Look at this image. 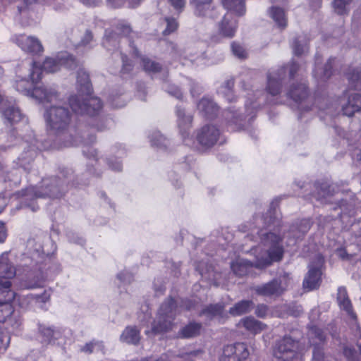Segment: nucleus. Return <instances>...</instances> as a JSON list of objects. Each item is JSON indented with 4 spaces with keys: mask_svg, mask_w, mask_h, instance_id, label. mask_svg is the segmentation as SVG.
<instances>
[{
    "mask_svg": "<svg viewBox=\"0 0 361 361\" xmlns=\"http://www.w3.org/2000/svg\"><path fill=\"white\" fill-rule=\"evenodd\" d=\"M286 68L288 69V71L289 77L290 78H293L296 75L297 73L300 71V67L299 64H298L295 61H292L286 67Z\"/></svg>",
    "mask_w": 361,
    "mask_h": 361,
    "instance_id": "13d9d810",
    "label": "nucleus"
},
{
    "mask_svg": "<svg viewBox=\"0 0 361 361\" xmlns=\"http://www.w3.org/2000/svg\"><path fill=\"white\" fill-rule=\"evenodd\" d=\"M197 108L208 118H214L218 112L217 105L212 99L206 97L199 102Z\"/></svg>",
    "mask_w": 361,
    "mask_h": 361,
    "instance_id": "5701e85b",
    "label": "nucleus"
},
{
    "mask_svg": "<svg viewBox=\"0 0 361 361\" xmlns=\"http://www.w3.org/2000/svg\"><path fill=\"white\" fill-rule=\"evenodd\" d=\"M77 86L79 94L69 98L72 110L78 114L97 115L102 108V104L98 97L90 96L92 84L89 74L83 68H80L77 72Z\"/></svg>",
    "mask_w": 361,
    "mask_h": 361,
    "instance_id": "f03ea898",
    "label": "nucleus"
},
{
    "mask_svg": "<svg viewBox=\"0 0 361 361\" xmlns=\"http://www.w3.org/2000/svg\"><path fill=\"white\" fill-rule=\"evenodd\" d=\"M321 271L319 268L310 267L303 281V288L312 290L319 287L321 283Z\"/></svg>",
    "mask_w": 361,
    "mask_h": 361,
    "instance_id": "6ab92c4d",
    "label": "nucleus"
},
{
    "mask_svg": "<svg viewBox=\"0 0 361 361\" xmlns=\"http://www.w3.org/2000/svg\"><path fill=\"white\" fill-rule=\"evenodd\" d=\"M111 104L114 108H121L126 105V100L120 97H112L111 98Z\"/></svg>",
    "mask_w": 361,
    "mask_h": 361,
    "instance_id": "0e129e2a",
    "label": "nucleus"
},
{
    "mask_svg": "<svg viewBox=\"0 0 361 361\" xmlns=\"http://www.w3.org/2000/svg\"><path fill=\"white\" fill-rule=\"evenodd\" d=\"M196 304V302L192 300H180L178 302V307L180 312L182 310L190 311L195 308Z\"/></svg>",
    "mask_w": 361,
    "mask_h": 361,
    "instance_id": "4d7b16f0",
    "label": "nucleus"
},
{
    "mask_svg": "<svg viewBox=\"0 0 361 361\" xmlns=\"http://www.w3.org/2000/svg\"><path fill=\"white\" fill-rule=\"evenodd\" d=\"M311 227V224L309 220L303 219L300 221L293 224L288 231V245H294L296 239L302 237L308 232Z\"/></svg>",
    "mask_w": 361,
    "mask_h": 361,
    "instance_id": "2eb2a0df",
    "label": "nucleus"
},
{
    "mask_svg": "<svg viewBox=\"0 0 361 361\" xmlns=\"http://www.w3.org/2000/svg\"><path fill=\"white\" fill-rule=\"evenodd\" d=\"M121 55L123 62L122 72L128 73L132 70V64L126 55H123L122 54H121Z\"/></svg>",
    "mask_w": 361,
    "mask_h": 361,
    "instance_id": "e2e57ef3",
    "label": "nucleus"
},
{
    "mask_svg": "<svg viewBox=\"0 0 361 361\" xmlns=\"http://www.w3.org/2000/svg\"><path fill=\"white\" fill-rule=\"evenodd\" d=\"M16 268L9 260L7 253L0 255V281H10L16 275Z\"/></svg>",
    "mask_w": 361,
    "mask_h": 361,
    "instance_id": "a211bd4d",
    "label": "nucleus"
},
{
    "mask_svg": "<svg viewBox=\"0 0 361 361\" xmlns=\"http://www.w3.org/2000/svg\"><path fill=\"white\" fill-rule=\"evenodd\" d=\"M254 303L251 300H242L237 302L229 310V313L233 316H239L249 312L253 307Z\"/></svg>",
    "mask_w": 361,
    "mask_h": 361,
    "instance_id": "2f4dec72",
    "label": "nucleus"
},
{
    "mask_svg": "<svg viewBox=\"0 0 361 361\" xmlns=\"http://www.w3.org/2000/svg\"><path fill=\"white\" fill-rule=\"evenodd\" d=\"M16 42L27 53L39 54L44 50L41 42L35 37L20 35L16 37Z\"/></svg>",
    "mask_w": 361,
    "mask_h": 361,
    "instance_id": "f8f14e48",
    "label": "nucleus"
},
{
    "mask_svg": "<svg viewBox=\"0 0 361 361\" xmlns=\"http://www.w3.org/2000/svg\"><path fill=\"white\" fill-rule=\"evenodd\" d=\"M240 324L247 331L253 334H257L264 330L267 327L266 324L251 317H248L241 319Z\"/></svg>",
    "mask_w": 361,
    "mask_h": 361,
    "instance_id": "c756f323",
    "label": "nucleus"
},
{
    "mask_svg": "<svg viewBox=\"0 0 361 361\" xmlns=\"http://www.w3.org/2000/svg\"><path fill=\"white\" fill-rule=\"evenodd\" d=\"M150 142L152 146L160 149L167 147L169 141L159 131L154 132L150 137Z\"/></svg>",
    "mask_w": 361,
    "mask_h": 361,
    "instance_id": "e433bc0d",
    "label": "nucleus"
},
{
    "mask_svg": "<svg viewBox=\"0 0 361 361\" xmlns=\"http://www.w3.org/2000/svg\"><path fill=\"white\" fill-rule=\"evenodd\" d=\"M171 5L176 10L180 11L184 8L185 5V0H168Z\"/></svg>",
    "mask_w": 361,
    "mask_h": 361,
    "instance_id": "69168bd1",
    "label": "nucleus"
},
{
    "mask_svg": "<svg viewBox=\"0 0 361 361\" xmlns=\"http://www.w3.org/2000/svg\"><path fill=\"white\" fill-rule=\"evenodd\" d=\"M288 95L296 102L304 100L308 95L305 83L293 84L288 90Z\"/></svg>",
    "mask_w": 361,
    "mask_h": 361,
    "instance_id": "393cba45",
    "label": "nucleus"
},
{
    "mask_svg": "<svg viewBox=\"0 0 361 361\" xmlns=\"http://www.w3.org/2000/svg\"><path fill=\"white\" fill-rule=\"evenodd\" d=\"M317 194L314 197L317 200L321 201H326L329 197L337 193L336 191V186L334 185H329L327 183H322L319 186H316Z\"/></svg>",
    "mask_w": 361,
    "mask_h": 361,
    "instance_id": "cd10ccee",
    "label": "nucleus"
},
{
    "mask_svg": "<svg viewBox=\"0 0 361 361\" xmlns=\"http://www.w3.org/2000/svg\"><path fill=\"white\" fill-rule=\"evenodd\" d=\"M180 313L178 302L172 298H167L160 306L157 319L152 324V331L159 334L171 330L175 317Z\"/></svg>",
    "mask_w": 361,
    "mask_h": 361,
    "instance_id": "20e7f679",
    "label": "nucleus"
},
{
    "mask_svg": "<svg viewBox=\"0 0 361 361\" xmlns=\"http://www.w3.org/2000/svg\"><path fill=\"white\" fill-rule=\"evenodd\" d=\"M10 343V336L8 333L3 332L0 329V354L4 353Z\"/></svg>",
    "mask_w": 361,
    "mask_h": 361,
    "instance_id": "864d4df0",
    "label": "nucleus"
},
{
    "mask_svg": "<svg viewBox=\"0 0 361 361\" xmlns=\"http://www.w3.org/2000/svg\"><path fill=\"white\" fill-rule=\"evenodd\" d=\"M177 123L180 133L185 140L190 135L192 128V116L187 114L181 106L176 107Z\"/></svg>",
    "mask_w": 361,
    "mask_h": 361,
    "instance_id": "4468645a",
    "label": "nucleus"
},
{
    "mask_svg": "<svg viewBox=\"0 0 361 361\" xmlns=\"http://www.w3.org/2000/svg\"><path fill=\"white\" fill-rule=\"evenodd\" d=\"M334 59H329L326 63L324 65L322 72L319 73V78L322 81L328 80L332 75V64Z\"/></svg>",
    "mask_w": 361,
    "mask_h": 361,
    "instance_id": "09e8293b",
    "label": "nucleus"
},
{
    "mask_svg": "<svg viewBox=\"0 0 361 361\" xmlns=\"http://www.w3.org/2000/svg\"><path fill=\"white\" fill-rule=\"evenodd\" d=\"M71 116L68 108L64 106L52 105L47 108L44 114L47 132L60 140L67 138Z\"/></svg>",
    "mask_w": 361,
    "mask_h": 361,
    "instance_id": "7ed1b4c3",
    "label": "nucleus"
},
{
    "mask_svg": "<svg viewBox=\"0 0 361 361\" xmlns=\"http://www.w3.org/2000/svg\"><path fill=\"white\" fill-rule=\"evenodd\" d=\"M267 306L265 305H259L257 307L255 310V314L257 317L263 318L267 314Z\"/></svg>",
    "mask_w": 361,
    "mask_h": 361,
    "instance_id": "338daca9",
    "label": "nucleus"
},
{
    "mask_svg": "<svg viewBox=\"0 0 361 361\" xmlns=\"http://www.w3.org/2000/svg\"><path fill=\"white\" fill-rule=\"evenodd\" d=\"M234 86V80L230 79L226 80L224 84L221 87V93L227 98L229 102L233 100V95L232 90Z\"/></svg>",
    "mask_w": 361,
    "mask_h": 361,
    "instance_id": "37998d69",
    "label": "nucleus"
},
{
    "mask_svg": "<svg viewBox=\"0 0 361 361\" xmlns=\"http://www.w3.org/2000/svg\"><path fill=\"white\" fill-rule=\"evenodd\" d=\"M308 334L310 338V343L314 341L317 342L319 345L325 341L326 336L323 331L315 326L310 327Z\"/></svg>",
    "mask_w": 361,
    "mask_h": 361,
    "instance_id": "4c0bfd02",
    "label": "nucleus"
},
{
    "mask_svg": "<svg viewBox=\"0 0 361 361\" xmlns=\"http://www.w3.org/2000/svg\"><path fill=\"white\" fill-rule=\"evenodd\" d=\"M30 96L40 102H51L57 99L58 92L54 87L42 84L32 89Z\"/></svg>",
    "mask_w": 361,
    "mask_h": 361,
    "instance_id": "ddd939ff",
    "label": "nucleus"
},
{
    "mask_svg": "<svg viewBox=\"0 0 361 361\" xmlns=\"http://www.w3.org/2000/svg\"><path fill=\"white\" fill-rule=\"evenodd\" d=\"M261 243L267 250L259 253L255 260L250 262L245 259H237L231 264L233 273L239 276L246 275L252 267L264 269L274 262H279L283 256V238L276 232H267L263 229L257 231Z\"/></svg>",
    "mask_w": 361,
    "mask_h": 361,
    "instance_id": "f257e3e1",
    "label": "nucleus"
},
{
    "mask_svg": "<svg viewBox=\"0 0 361 361\" xmlns=\"http://www.w3.org/2000/svg\"><path fill=\"white\" fill-rule=\"evenodd\" d=\"M212 1L213 0H190V4L194 8L195 16H204L206 15L207 8H210Z\"/></svg>",
    "mask_w": 361,
    "mask_h": 361,
    "instance_id": "72a5a7b5",
    "label": "nucleus"
},
{
    "mask_svg": "<svg viewBox=\"0 0 361 361\" xmlns=\"http://www.w3.org/2000/svg\"><path fill=\"white\" fill-rule=\"evenodd\" d=\"M142 64L143 68L148 72L158 73L161 70V66L159 63L147 58L142 59Z\"/></svg>",
    "mask_w": 361,
    "mask_h": 361,
    "instance_id": "a19ab883",
    "label": "nucleus"
},
{
    "mask_svg": "<svg viewBox=\"0 0 361 361\" xmlns=\"http://www.w3.org/2000/svg\"><path fill=\"white\" fill-rule=\"evenodd\" d=\"M164 89L171 96H173L178 99L182 98L183 94L177 86L171 84H166Z\"/></svg>",
    "mask_w": 361,
    "mask_h": 361,
    "instance_id": "5fc2aeb1",
    "label": "nucleus"
},
{
    "mask_svg": "<svg viewBox=\"0 0 361 361\" xmlns=\"http://www.w3.org/2000/svg\"><path fill=\"white\" fill-rule=\"evenodd\" d=\"M44 192H38L34 187H30L18 192L19 197H25L26 200L33 198L49 196L54 198L61 197L66 190L64 183L56 177L43 180L42 186Z\"/></svg>",
    "mask_w": 361,
    "mask_h": 361,
    "instance_id": "39448f33",
    "label": "nucleus"
},
{
    "mask_svg": "<svg viewBox=\"0 0 361 361\" xmlns=\"http://www.w3.org/2000/svg\"><path fill=\"white\" fill-rule=\"evenodd\" d=\"M337 301L341 309L344 310L352 319H356V314L353 310L351 302L345 287L341 286L338 288Z\"/></svg>",
    "mask_w": 361,
    "mask_h": 361,
    "instance_id": "aec40b11",
    "label": "nucleus"
},
{
    "mask_svg": "<svg viewBox=\"0 0 361 361\" xmlns=\"http://www.w3.org/2000/svg\"><path fill=\"white\" fill-rule=\"evenodd\" d=\"M311 345H314L313 350V361H323L324 360V353L322 349L319 346L317 342L312 341Z\"/></svg>",
    "mask_w": 361,
    "mask_h": 361,
    "instance_id": "6e6d98bb",
    "label": "nucleus"
},
{
    "mask_svg": "<svg viewBox=\"0 0 361 361\" xmlns=\"http://www.w3.org/2000/svg\"><path fill=\"white\" fill-rule=\"evenodd\" d=\"M120 38L118 34L114 30H106L103 39V46L108 50L117 49L119 47Z\"/></svg>",
    "mask_w": 361,
    "mask_h": 361,
    "instance_id": "c85d7f7f",
    "label": "nucleus"
},
{
    "mask_svg": "<svg viewBox=\"0 0 361 361\" xmlns=\"http://www.w3.org/2000/svg\"><path fill=\"white\" fill-rule=\"evenodd\" d=\"M250 353L245 343H236L226 345L220 361H243L248 357Z\"/></svg>",
    "mask_w": 361,
    "mask_h": 361,
    "instance_id": "9d476101",
    "label": "nucleus"
},
{
    "mask_svg": "<svg viewBox=\"0 0 361 361\" xmlns=\"http://www.w3.org/2000/svg\"><path fill=\"white\" fill-rule=\"evenodd\" d=\"M120 339L128 344L137 345L140 340V331L136 327L128 326L123 331Z\"/></svg>",
    "mask_w": 361,
    "mask_h": 361,
    "instance_id": "a878e982",
    "label": "nucleus"
},
{
    "mask_svg": "<svg viewBox=\"0 0 361 361\" xmlns=\"http://www.w3.org/2000/svg\"><path fill=\"white\" fill-rule=\"evenodd\" d=\"M109 166L114 171H120L122 170V164L116 158H110L107 161Z\"/></svg>",
    "mask_w": 361,
    "mask_h": 361,
    "instance_id": "bf43d9fd",
    "label": "nucleus"
},
{
    "mask_svg": "<svg viewBox=\"0 0 361 361\" xmlns=\"http://www.w3.org/2000/svg\"><path fill=\"white\" fill-rule=\"evenodd\" d=\"M164 21L166 23V28L163 30L164 35H169L177 30L178 23L175 18L167 17L164 18Z\"/></svg>",
    "mask_w": 361,
    "mask_h": 361,
    "instance_id": "a18cd8bd",
    "label": "nucleus"
},
{
    "mask_svg": "<svg viewBox=\"0 0 361 361\" xmlns=\"http://www.w3.org/2000/svg\"><path fill=\"white\" fill-rule=\"evenodd\" d=\"M93 39V35L91 31L86 30L82 38L80 40L82 46H87Z\"/></svg>",
    "mask_w": 361,
    "mask_h": 361,
    "instance_id": "680f3d73",
    "label": "nucleus"
},
{
    "mask_svg": "<svg viewBox=\"0 0 361 361\" xmlns=\"http://www.w3.org/2000/svg\"><path fill=\"white\" fill-rule=\"evenodd\" d=\"M31 84L25 79H23L17 82L16 89L17 91L20 92L26 95H31L32 90L30 89Z\"/></svg>",
    "mask_w": 361,
    "mask_h": 361,
    "instance_id": "de8ad7c7",
    "label": "nucleus"
},
{
    "mask_svg": "<svg viewBox=\"0 0 361 361\" xmlns=\"http://www.w3.org/2000/svg\"><path fill=\"white\" fill-rule=\"evenodd\" d=\"M201 328V324L190 322L180 330V334L183 338L195 337L200 334Z\"/></svg>",
    "mask_w": 361,
    "mask_h": 361,
    "instance_id": "f704fd0d",
    "label": "nucleus"
},
{
    "mask_svg": "<svg viewBox=\"0 0 361 361\" xmlns=\"http://www.w3.org/2000/svg\"><path fill=\"white\" fill-rule=\"evenodd\" d=\"M0 111L6 120L11 123H14L21 120L22 114L19 109L1 97L0 102Z\"/></svg>",
    "mask_w": 361,
    "mask_h": 361,
    "instance_id": "dca6fc26",
    "label": "nucleus"
},
{
    "mask_svg": "<svg viewBox=\"0 0 361 361\" xmlns=\"http://www.w3.org/2000/svg\"><path fill=\"white\" fill-rule=\"evenodd\" d=\"M238 27L237 20L233 15L228 13L224 15L222 20L219 23L220 33L226 37H233Z\"/></svg>",
    "mask_w": 361,
    "mask_h": 361,
    "instance_id": "f3484780",
    "label": "nucleus"
},
{
    "mask_svg": "<svg viewBox=\"0 0 361 361\" xmlns=\"http://www.w3.org/2000/svg\"><path fill=\"white\" fill-rule=\"evenodd\" d=\"M342 111L347 116H352L355 112L361 111V95L357 93L350 94L347 104L343 106Z\"/></svg>",
    "mask_w": 361,
    "mask_h": 361,
    "instance_id": "412c9836",
    "label": "nucleus"
},
{
    "mask_svg": "<svg viewBox=\"0 0 361 361\" xmlns=\"http://www.w3.org/2000/svg\"><path fill=\"white\" fill-rule=\"evenodd\" d=\"M38 331L41 336L42 343H49L56 338V332L51 327L46 326L43 324H39Z\"/></svg>",
    "mask_w": 361,
    "mask_h": 361,
    "instance_id": "c9c22d12",
    "label": "nucleus"
},
{
    "mask_svg": "<svg viewBox=\"0 0 361 361\" xmlns=\"http://www.w3.org/2000/svg\"><path fill=\"white\" fill-rule=\"evenodd\" d=\"M269 15L279 28L284 29L287 26V19L282 8L271 7Z\"/></svg>",
    "mask_w": 361,
    "mask_h": 361,
    "instance_id": "473e14b6",
    "label": "nucleus"
},
{
    "mask_svg": "<svg viewBox=\"0 0 361 361\" xmlns=\"http://www.w3.org/2000/svg\"><path fill=\"white\" fill-rule=\"evenodd\" d=\"M114 32H117L118 34V36H128L131 32V27L129 25L124 22H119L117 23L116 26V30H114Z\"/></svg>",
    "mask_w": 361,
    "mask_h": 361,
    "instance_id": "3c124183",
    "label": "nucleus"
},
{
    "mask_svg": "<svg viewBox=\"0 0 361 361\" xmlns=\"http://www.w3.org/2000/svg\"><path fill=\"white\" fill-rule=\"evenodd\" d=\"M11 286L10 281H0V303L11 302L14 299L15 294Z\"/></svg>",
    "mask_w": 361,
    "mask_h": 361,
    "instance_id": "7c9ffc66",
    "label": "nucleus"
},
{
    "mask_svg": "<svg viewBox=\"0 0 361 361\" xmlns=\"http://www.w3.org/2000/svg\"><path fill=\"white\" fill-rule=\"evenodd\" d=\"M231 51L233 55L239 59H245L247 57V52L245 49L238 42H232Z\"/></svg>",
    "mask_w": 361,
    "mask_h": 361,
    "instance_id": "603ef678",
    "label": "nucleus"
},
{
    "mask_svg": "<svg viewBox=\"0 0 361 361\" xmlns=\"http://www.w3.org/2000/svg\"><path fill=\"white\" fill-rule=\"evenodd\" d=\"M298 350V341L291 337L285 336L276 343L274 355L281 361H289L295 357Z\"/></svg>",
    "mask_w": 361,
    "mask_h": 361,
    "instance_id": "0eeeda50",
    "label": "nucleus"
},
{
    "mask_svg": "<svg viewBox=\"0 0 361 361\" xmlns=\"http://www.w3.org/2000/svg\"><path fill=\"white\" fill-rule=\"evenodd\" d=\"M348 80L352 82H358L361 80V73L358 70H353L348 74Z\"/></svg>",
    "mask_w": 361,
    "mask_h": 361,
    "instance_id": "774afa93",
    "label": "nucleus"
},
{
    "mask_svg": "<svg viewBox=\"0 0 361 361\" xmlns=\"http://www.w3.org/2000/svg\"><path fill=\"white\" fill-rule=\"evenodd\" d=\"M94 348L104 353V345L102 341H91L83 345L80 350L82 352L90 354L94 351Z\"/></svg>",
    "mask_w": 361,
    "mask_h": 361,
    "instance_id": "ea45409f",
    "label": "nucleus"
},
{
    "mask_svg": "<svg viewBox=\"0 0 361 361\" xmlns=\"http://www.w3.org/2000/svg\"><path fill=\"white\" fill-rule=\"evenodd\" d=\"M61 66H65L68 68H74L76 67L75 59L72 56H68L66 58H47L42 63V70L47 73H54L58 71Z\"/></svg>",
    "mask_w": 361,
    "mask_h": 361,
    "instance_id": "9b49d317",
    "label": "nucleus"
},
{
    "mask_svg": "<svg viewBox=\"0 0 361 361\" xmlns=\"http://www.w3.org/2000/svg\"><path fill=\"white\" fill-rule=\"evenodd\" d=\"M224 304L222 302L211 304L204 307L200 312V316H204L211 320L216 317L222 318L224 314Z\"/></svg>",
    "mask_w": 361,
    "mask_h": 361,
    "instance_id": "4be33fe9",
    "label": "nucleus"
},
{
    "mask_svg": "<svg viewBox=\"0 0 361 361\" xmlns=\"http://www.w3.org/2000/svg\"><path fill=\"white\" fill-rule=\"evenodd\" d=\"M220 134V130L216 126L207 124L197 130L196 139L203 148L208 149L217 142Z\"/></svg>",
    "mask_w": 361,
    "mask_h": 361,
    "instance_id": "1a4fd4ad",
    "label": "nucleus"
},
{
    "mask_svg": "<svg viewBox=\"0 0 361 361\" xmlns=\"http://www.w3.org/2000/svg\"><path fill=\"white\" fill-rule=\"evenodd\" d=\"M219 1L225 9L233 12L236 16H241L245 13L244 0H219Z\"/></svg>",
    "mask_w": 361,
    "mask_h": 361,
    "instance_id": "b1692460",
    "label": "nucleus"
},
{
    "mask_svg": "<svg viewBox=\"0 0 361 361\" xmlns=\"http://www.w3.org/2000/svg\"><path fill=\"white\" fill-rule=\"evenodd\" d=\"M198 17H204V18H209L212 19H216L220 16V13L216 10V8L214 6H211L210 8H207V11L206 13V15L204 16H197Z\"/></svg>",
    "mask_w": 361,
    "mask_h": 361,
    "instance_id": "052dcab7",
    "label": "nucleus"
},
{
    "mask_svg": "<svg viewBox=\"0 0 361 361\" xmlns=\"http://www.w3.org/2000/svg\"><path fill=\"white\" fill-rule=\"evenodd\" d=\"M284 68L279 71L278 73H269L267 76V94L262 99L257 97V104L255 102H250V104L247 102L245 104L247 109L250 107L252 109H255L259 107L261 104H274L275 101L272 98H269V95L271 97H275L280 94L281 89V80L284 78Z\"/></svg>",
    "mask_w": 361,
    "mask_h": 361,
    "instance_id": "423d86ee",
    "label": "nucleus"
},
{
    "mask_svg": "<svg viewBox=\"0 0 361 361\" xmlns=\"http://www.w3.org/2000/svg\"><path fill=\"white\" fill-rule=\"evenodd\" d=\"M292 47L294 54L297 56H300L307 49L306 43L304 42V40H301L299 38H297L294 40Z\"/></svg>",
    "mask_w": 361,
    "mask_h": 361,
    "instance_id": "49530a36",
    "label": "nucleus"
},
{
    "mask_svg": "<svg viewBox=\"0 0 361 361\" xmlns=\"http://www.w3.org/2000/svg\"><path fill=\"white\" fill-rule=\"evenodd\" d=\"M4 323H6V326L11 327L13 329H16L20 326L21 322L19 314L14 312L11 316L6 319Z\"/></svg>",
    "mask_w": 361,
    "mask_h": 361,
    "instance_id": "8fccbe9b",
    "label": "nucleus"
},
{
    "mask_svg": "<svg viewBox=\"0 0 361 361\" xmlns=\"http://www.w3.org/2000/svg\"><path fill=\"white\" fill-rule=\"evenodd\" d=\"M226 118L228 120V126L232 130H241L244 126L243 116L233 109H228L226 112Z\"/></svg>",
    "mask_w": 361,
    "mask_h": 361,
    "instance_id": "bb28decb",
    "label": "nucleus"
},
{
    "mask_svg": "<svg viewBox=\"0 0 361 361\" xmlns=\"http://www.w3.org/2000/svg\"><path fill=\"white\" fill-rule=\"evenodd\" d=\"M353 0H334L333 6L335 12L338 15H343L348 12V6Z\"/></svg>",
    "mask_w": 361,
    "mask_h": 361,
    "instance_id": "58836bf2",
    "label": "nucleus"
},
{
    "mask_svg": "<svg viewBox=\"0 0 361 361\" xmlns=\"http://www.w3.org/2000/svg\"><path fill=\"white\" fill-rule=\"evenodd\" d=\"M288 277L286 274L280 276L267 283L255 287V291L257 294L265 297L279 296L287 287Z\"/></svg>",
    "mask_w": 361,
    "mask_h": 361,
    "instance_id": "6e6552de",
    "label": "nucleus"
},
{
    "mask_svg": "<svg viewBox=\"0 0 361 361\" xmlns=\"http://www.w3.org/2000/svg\"><path fill=\"white\" fill-rule=\"evenodd\" d=\"M35 154L36 152L33 149L24 152L18 158L20 165L26 169V165L30 164L34 160Z\"/></svg>",
    "mask_w": 361,
    "mask_h": 361,
    "instance_id": "c03bdc74",
    "label": "nucleus"
},
{
    "mask_svg": "<svg viewBox=\"0 0 361 361\" xmlns=\"http://www.w3.org/2000/svg\"><path fill=\"white\" fill-rule=\"evenodd\" d=\"M14 312L11 302L0 303V322L4 323Z\"/></svg>",
    "mask_w": 361,
    "mask_h": 361,
    "instance_id": "79ce46f5",
    "label": "nucleus"
}]
</instances>
